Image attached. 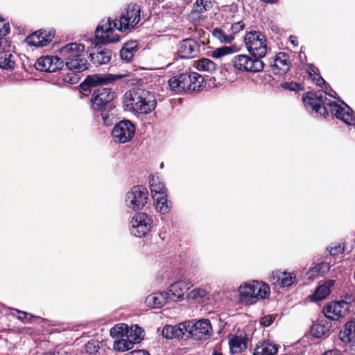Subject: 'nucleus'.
Returning <instances> with one entry per match:
<instances>
[{"instance_id": "obj_1", "label": "nucleus", "mask_w": 355, "mask_h": 355, "mask_svg": "<svg viewBox=\"0 0 355 355\" xmlns=\"http://www.w3.org/2000/svg\"><path fill=\"white\" fill-rule=\"evenodd\" d=\"M327 96L332 97L323 90L307 92L302 98L306 110L313 116L326 117L329 112L348 126L355 128V113L345 103L336 102Z\"/></svg>"}, {"instance_id": "obj_2", "label": "nucleus", "mask_w": 355, "mask_h": 355, "mask_svg": "<svg viewBox=\"0 0 355 355\" xmlns=\"http://www.w3.org/2000/svg\"><path fill=\"white\" fill-rule=\"evenodd\" d=\"M141 8L137 3H130L121 12L119 19L112 21L110 18L102 20L95 31V37L102 44L115 43L119 41V35L112 26L119 31H125L136 26L141 18Z\"/></svg>"}, {"instance_id": "obj_3", "label": "nucleus", "mask_w": 355, "mask_h": 355, "mask_svg": "<svg viewBox=\"0 0 355 355\" xmlns=\"http://www.w3.org/2000/svg\"><path fill=\"white\" fill-rule=\"evenodd\" d=\"M123 104L127 111L148 114L155 109L157 100L153 92L138 87L130 89L124 94Z\"/></svg>"}, {"instance_id": "obj_4", "label": "nucleus", "mask_w": 355, "mask_h": 355, "mask_svg": "<svg viewBox=\"0 0 355 355\" xmlns=\"http://www.w3.org/2000/svg\"><path fill=\"white\" fill-rule=\"evenodd\" d=\"M204 78L196 72L184 73L168 80V86L176 93L198 92L203 87Z\"/></svg>"}, {"instance_id": "obj_5", "label": "nucleus", "mask_w": 355, "mask_h": 355, "mask_svg": "<svg viewBox=\"0 0 355 355\" xmlns=\"http://www.w3.org/2000/svg\"><path fill=\"white\" fill-rule=\"evenodd\" d=\"M245 46L248 52L253 55L262 58L268 51L267 39L265 35L259 31H250L244 37Z\"/></svg>"}, {"instance_id": "obj_6", "label": "nucleus", "mask_w": 355, "mask_h": 355, "mask_svg": "<svg viewBox=\"0 0 355 355\" xmlns=\"http://www.w3.org/2000/svg\"><path fill=\"white\" fill-rule=\"evenodd\" d=\"M152 198L156 209L162 214L169 212L170 207L167 202V189L158 176H153L149 182Z\"/></svg>"}, {"instance_id": "obj_7", "label": "nucleus", "mask_w": 355, "mask_h": 355, "mask_svg": "<svg viewBox=\"0 0 355 355\" xmlns=\"http://www.w3.org/2000/svg\"><path fill=\"white\" fill-rule=\"evenodd\" d=\"M148 199V191L143 186H134L125 194V205L132 210L137 211L142 209L147 204Z\"/></svg>"}, {"instance_id": "obj_8", "label": "nucleus", "mask_w": 355, "mask_h": 355, "mask_svg": "<svg viewBox=\"0 0 355 355\" xmlns=\"http://www.w3.org/2000/svg\"><path fill=\"white\" fill-rule=\"evenodd\" d=\"M187 338L196 340H206L213 335V329L209 319L202 318L197 321L188 320Z\"/></svg>"}, {"instance_id": "obj_9", "label": "nucleus", "mask_w": 355, "mask_h": 355, "mask_svg": "<svg viewBox=\"0 0 355 355\" xmlns=\"http://www.w3.org/2000/svg\"><path fill=\"white\" fill-rule=\"evenodd\" d=\"M115 98V92L109 87H99L95 89L90 99L91 108L95 112L106 111L110 103Z\"/></svg>"}, {"instance_id": "obj_10", "label": "nucleus", "mask_w": 355, "mask_h": 355, "mask_svg": "<svg viewBox=\"0 0 355 355\" xmlns=\"http://www.w3.org/2000/svg\"><path fill=\"white\" fill-rule=\"evenodd\" d=\"M153 227V220L150 216L144 212L135 214L130 222V231L136 237L147 235Z\"/></svg>"}, {"instance_id": "obj_11", "label": "nucleus", "mask_w": 355, "mask_h": 355, "mask_svg": "<svg viewBox=\"0 0 355 355\" xmlns=\"http://www.w3.org/2000/svg\"><path fill=\"white\" fill-rule=\"evenodd\" d=\"M235 69L241 71L257 73L263 70V62L257 57L251 58L248 55H236L232 60Z\"/></svg>"}, {"instance_id": "obj_12", "label": "nucleus", "mask_w": 355, "mask_h": 355, "mask_svg": "<svg viewBox=\"0 0 355 355\" xmlns=\"http://www.w3.org/2000/svg\"><path fill=\"white\" fill-rule=\"evenodd\" d=\"M135 132L134 125L128 120H123L114 125L112 137L115 143L125 144L133 138Z\"/></svg>"}, {"instance_id": "obj_13", "label": "nucleus", "mask_w": 355, "mask_h": 355, "mask_svg": "<svg viewBox=\"0 0 355 355\" xmlns=\"http://www.w3.org/2000/svg\"><path fill=\"white\" fill-rule=\"evenodd\" d=\"M349 307V303L345 301L331 302L324 307L323 313L327 318L338 320L347 315Z\"/></svg>"}, {"instance_id": "obj_14", "label": "nucleus", "mask_w": 355, "mask_h": 355, "mask_svg": "<svg viewBox=\"0 0 355 355\" xmlns=\"http://www.w3.org/2000/svg\"><path fill=\"white\" fill-rule=\"evenodd\" d=\"M199 52L200 44L193 39H184L178 44V54L182 58L190 59L195 58Z\"/></svg>"}, {"instance_id": "obj_15", "label": "nucleus", "mask_w": 355, "mask_h": 355, "mask_svg": "<svg viewBox=\"0 0 355 355\" xmlns=\"http://www.w3.org/2000/svg\"><path fill=\"white\" fill-rule=\"evenodd\" d=\"M62 67V61L58 56H42L35 63V68L41 71L54 72Z\"/></svg>"}, {"instance_id": "obj_16", "label": "nucleus", "mask_w": 355, "mask_h": 355, "mask_svg": "<svg viewBox=\"0 0 355 355\" xmlns=\"http://www.w3.org/2000/svg\"><path fill=\"white\" fill-rule=\"evenodd\" d=\"M85 50L84 45L77 43H69L60 49L59 58L62 61V64L68 61L73 60V58H78L83 55Z\"/></svg>"}, {"instance_id": "obj_17", "label": "nucleus", "mask_w": 355, "mask_h": 355, "mask_svg": "<svg viewBox=\"0 0 355 355\" xmlns=\"http://www.w3.org/2000/svg\"><path fill=\"white\" fill-rule=\"evenodd\" d=\"M189 322L184 321L175 325H166L162 329V336L167 339L187 338Z\"/></svg>"}, {"instance_id": "obj_18", "label": "nucleus", "mask_w": 355, "mask_h": 355, "mask_svg": "<svg viewBox=\"0 0 355 355\" xmlns=\"http://www.w3.org/2000/svg\"><path fill=\"white\" fill-rule=\"evenodd\" d=\"M258 281H252L241 285L239 288L240 300L246 304H253L256 302L254 289L257 288Z\"/></svg>"}, {"instance_id": "obj_19", "label": "nucleus", "mask_w": 355, "mask_h": 355, "mask_svg": "<svg viewBox=\"0 0 355 355\" xmlns=\"http://www.w3.org/2000/svg\"><path fill=\"white\" fill-rule=\"evenodd\" d=\"M296 280V275L294 272L277 270L272 272L270 277V282L275 285H279L281 287L291 286Z\"/></svg>"}, {"instance_id": "obj_20", "label": "nucleus", "mask_w": 355, "mask_h": 355, "mask_svg": "<svg viewBox=\"0 0 355 355\" xmlns=\"http://www.w3.org/2000/svg\"><path fill=\"white\" fill-rule=\"evenodd\" d=\"M191 283L186 281H178L170 286L169 300L172 302L182 301L184 293L190 288Z\"/></svg>"}, {"instance_id": "obj_21", "label": "nucleus", "mask_w": 355, "mask_h": 355, "mask_svg": "<svg viewBox=\"0 0 355 355\" xmlns=\"http://www.w3.org/2000/svg\"><path fill=\"white\" fill-rule=\"evenodd\" d=\"M279 345L269 340H263L258 342L253 351V355H276Z\"/></svg>"}, {"instance_id": "obj_22", "label": "nucleus", "mask_w": 355, "mask_h": 355, "mask_svg": "<svg viewBox=\"0 0 355 355\" xmlns=\"http://www.w3.org/2000/svg\"><path fill=\"white\" fill-rule=\"evenodd\" d=\"M274 73L277 74H284L289 69L291 63L289 56L285 53H279L275 57L273 64H271Z\"/></svg>"}, {"instance_id": "obj_23", "label": "nucleus", "mask_w": 355, "mask_h": 355, "mask_svg": "<svg viewBox=\"0 0 355 355\" xmlns=\"http://www.w3.org/2000/svg\"><path fill=\"white\" fill-rule=\"evenodd\" d=\"M169 293L166 291L154 293L146 298L147 306L153 309H159L167 304L169 300Z\"/></svg>"}, {"instance_id": "obj_24", "label": "nucleus", "mask_w": 355, "mask_h": 355, "mask_svg": "<svg viewBox=\"0 0 355 355\" xmlns=\"http://www.w3.org/2000/svg\"><path fill=\"white\" fill-rule=\"evenodd\" d=\"M335 281L332 279H328L325 281L322 284L319 285L315 293L310 296V299L313 302L321 301L326 298L331 292V288L334 285Z\"/></svg>"}, {"instance_id": "obj_25", "label": "nucleus", "mask_w": 355, "mask_h": 355, "mask_svg": "<svg viewBox=\"0 0 355 355\" xmlns=\"http://www.w3.org/2000/svg\"><path fill=\"white\" fill-rule=\"evenodd\" d=\"M89 56L92 62L96 65L105 64L108 63L112 57L110 50L101 46L97 48V52L90 53Z\"/></svg>"}, {"instance_id": "obj_26", "label": "nucleus", "mask_w": 355, "mask_h": 355, "mask_svg": "<svg viewBox=\"0 0 355 355\" xmlns=\"http://www.w3.org/2000/svg\"><path fill=\"white\" fill-rule=\"evenodd\" d=\"M125 76L123 74L112 75V74H105V75H96L94 76L88 77L87 80L92 85H104L108 84L115 80L121 79Z\"/></svg>"}, {"instance_id": "obj_27", "label": "nucleus", "mask_w": 355, "mask_h": 355, "mask_svg": "<svg viewBox=\"0 0 355 355\" xmlns=\"http://www.w3.org/2000/svg\"><path fill=\"white\" fill-rule=\"evenodd\" d=\"M331 327V324L329 322L320 320L313 324L311 333L315 338H322L329 332Z\"/></svg>"}, {"instance_id": "obj_28", "label": "nucleus", "mask_w": 355, "mask_h": 355, "mask_svg": "<svg viewBox=\"0 0 355 355\" xmlns=\"http://www.w3.org/2000/svg\"><path fill=\"white\" fill-rule=\"evenodd\" d=\"M16 55L9 51L0 52V68L6 70L15 69Z\"/></svg>"}, {"instance_id": "obj_29", "label": "nucleus", "mask_w": 355, "mask_h": 355, "mask_svg": "<svg viewBox=\"0 0 355 355\" xmlns=\"http://www.w3.org/2000/svg\"><path fill=\"white\" fill-rule=\"evenodd\" d=\"M68 69L73 71L74 72H81L88 68V62L84 57V55L78 58H73L71 61L67 62L65 64Z\"/></svg>"}, {"instance_id": "obj_30", "label": "nucleus", "mask_w": 355, "mask_h": 355, "mask_svg": "<svg viewBox=\"0 0 355 355\" xmlns=\"http://www.w3.org/2000/svg\"><path fill=\"white\" fill-rule=\"evenodd\" d=\"M248 339L244 337L235 336L229 340L230 349L232 353L236 354L242 352L247 347Z\"/></svg>"}, {"instance_id": "obj_31", "label": "nucleus", "mask_w": 355, "mask_h": 355, "mask_svg": "<svg viewBox=\"0 0 355 355\" xmlns=\"http://www.w3.org/2000/svg\"><path fill=\"white\" fill-rule=\"evenodd\" d=\"M355 338V321L347 322L340 332V338L343 342L349 341Z\"/></svg>"}, {"instance_id": "obj_32", "label": "nucleus", "mask_w": 355, "mask_h": 355, "mask_svg": "<svg viewBox=\"0 0 355 355\" xmlns=\"http://www.w3.org/2000/svg\"><path fill=\"white\" fill-rule=\"evenodd\" d=\"M189 298L198 303L205 302L210 299V294L205 289L198 288L193 289L189 293Z\"/></svg>"}, {"instance_id": "obj_33", "label": "nucleus", "mask_w": 355, "mask_h": 355, "mask_svg": "<svg viewBox=\"0 0 355 355\" xmlns=\"http://www.w3.org/2000/svg\"><path fill=\"white\" fill-rule=\"evenodd\" d=\"M196 67L199 71L213 73L216 70L217 64L208 58H202L196 61Z\"/></svg>"}, {"instance_id": "obj_34", "label": "nucleus", "mask_w": 355, "mask_h": 355, "mask_svg": "<svg viewBox=\"0 0 355 355\" xmlns=\"http://www.w3.org/2000/svg\"><path fill=\"white\" fill-rule=\"evenodd\" d=\"M44 35H42V31H38L28 35L26 42L29 46H34L36 47H42L46 46L44 43Z\"/></svg>"}, {"instance_id": "obj_35", "label": "nucleus", "mask_w": 355, "mask_h": 355, "mask_svg": "<svg viewBox=\"0 0 355 355\" xmlns=\"http://www.w3.org/2000/svg\"><path fill=\"white\" fill-rule=\"evenodd\" d=\"M128 331V337L135 344L139 343L144 338V330L138 325H132Z\"/></svg>"}, {"instance_id": "obj_36", "label": "nucleus", "mask_w": 355, "mask_h": 355, "mask_svg": "<svg viewBox=\"0 0 355 355\" xmlns=\"http://www.w3.org/2000/svg\"><path fill=\"white\" fill-rule=\"evenodd\" d=\"M135 343H133L130 338L126 337L125 338H121L118 340L114 341V348L119 352H125L132 349Z\"/></svg>"}, {"instance_id": "obj_37", "label": "nucleus", "mask_w": 355, "mask_h": 355, "mask_svg": "<svg viewBox=\"0 0 355 355\" xmlns=\"http://www.w3.org/2000/svg\"><path fill=\"white\" fill-rule=\"evenodd\" d=\"M129 327L125 324H116L110 329V336L112 338L128 337Z\"/></svg>"}, {"instance_id": "obj_38", "label": "nucleus", "mask_w": 355, "mask_h": 355, "mask_svg": "<svg viewBox=\"0 0 355 355\" xmlns=\"http://www.w3.org/2000/svg\"><path fill=\"white\" fill-rule=\"evenodd\" d=\"M258 288L254 289L256 302L259 299H266L270 295V287L268 284L258 282Z\"/></svg>"}, {"instance_id": "obj_39", "label": "nucleus", "mask_w": 355, "mask_h": 355, "mask_svg": "<svg viewBox=\"0 0 355 355\" xmlns=\"http://www.w3.org/2000/svg\"><path fill=\"white\" fill-rule=\"evenodd\" d=\"M212 35L221 43H231L234 40L233 35L226 34L220 28H215L212 31Z\"/></svg>"}, {"instance_id": "obj_40", "label": "nucleus", "mask_w": 355, "mask_h": 355, "mask_svg": "<svg viewBox=\"0 0 355 355\" xmlns=\"http://www.w3.org/2000/svg\"><path fill=\"white\" fill-rule=\"evenodd\" d=\"M234 46H222L217 48L211 52V56L215 58H220L223 56L230 55L234 52Z\"/></svg>"}, {"instance_id": "obj_41", "label": "nucleus", "mask_w": 355, "mask_h": 355, "mask_svg": "<svg viewBox=\"0 0 355 355\" xmlns=\"http://www.w3.org/2000/svg\"><path fill=\"white\" fill-rule=\"evenodd\" d=\"M211 7V3L207 0H196L193 10L199 14L204 12Z\"/></svg>"}, {"instance_id": "obj_42", "label": "nucleus", "mask_w": 355, "mask_h": 355, "mask_svg": "<svg viewBox=\"0 0 355 355\" xmlns=\"http://www.w3.org/2000/svg\"><path fill=\"white\" fill-rule=\"evenodd\" d=\"M99 348V342L95 340H91L85 344V351L89 354H95Z\"/></svg>"}, {"instance_id": "obj_43", "label": "nucleus", "mask_w": 355, "mask_h": 355, "mask_svg": "<svg viewBox=\"0 0 355 355\" xmlns=\"http://www.w3.org/2000/svg\"><path fill=\"white\" fill-rule=\"evenodd\" d=\"M308 71H309L310 76L313 77V80L315 81V83L321 87L322 85L325 84L324 80L320 76L318 75V73H317L316 71L315 70V68L313 65L309 66Z\"/></svg>"}, {"instance_id": "obj_44", "label": "nucleus", "mask_w": 355, "mask_h": 355, "mask_svg": "<svg viewBox=\"0 0 355 355\" xmlns=\"http://www.w3.org/2000/svg\"><path fill=\"white\" fill-rule=\"evenodd\" d=\"M331 268V266L329 263L327 262H322L317 264L314 269L316 272H318L320 275H324L327 273Z\"/></svg>"}, {"instance_id": "obj_45", "label": "nucleus", "mask_w": 355, "mask_h": 355, "mask_svg": "<svg viewBox=\"0 0 355 355\" xmlns=\"http://www.w3.org/2000/svg\"><path fill=\"white\" fill-rule=\"evenodd\" d=\"M345 351L352 355L355 354V338L350 339L349 341H345Z\"/></svg>"}, {"instance_id": "obj_46", "label": "nucleus", "mask_w": 355, "mask_h": 355, "mask_svg": "<svg viewBox=\"0 0 355 355\" xmlns=\"http://www.w3.org/2000/svg\"><path fill=\"white\" fill-rule=\"evenodd\" d=\"M120 55L121 58L127 62H130L134 56L132 51H129V49L125 48L124 46L121 49Z\"/></svg>"}, {"instance_id": "obj_47", "label": "nucleus", "mask_w": 355, "mask_h": 355, "mask_svg": "<svg viewBox=\"0 0 355 355\" xmlns=\"http://www.w3.org/2000/svg\"><path fill=\"white\" fill-rule=\"evenodd\" d=\"M10 31V26L6 20L0 19V36H5L8 34Z\"/></svg>"}, {"instance_id": "obj_48", "label": "nucleus", "mask_w": 355, "mask_h": 355, "mask_svg": "<svg viewBox=\"0 0 355 355\" xmlns=\"http://www.w3.org/2000/svg\"><path fill=\"white\" fill-rule=\"evenodd\" d=\"M244 24L242 21L236 22L232 24L231 31L232 33L230 35H233L234 36L241 31L244 28Z\"/></svg>"}, {"instance_id": "obj_49", "label": "nucleus", "mask_w": 355, "mask_h": 355, "mask_svg": "<svg viewBox=\"0 0 355 355\" xmlns=\"http://www.w3.org/2000/svg\"><path fill=\"white\" fill-rule=\"evenodd\" d=\"M329 251L331 256H336L343 252L344 248L341 244H336L334 246L331 247Z\"/></svg>"}, {"instance_id": "obj_50", "label": "nucleus", "mask_w": 355, "mask_h": 355, "mask_svg": "<svg viewBox=\"0 0 355 355\" xmlns=\"http://www.w3.org/2000/svg\"><path fill=\"white\" fill-rule=\"evenodd\" d=\"M78 78L73 73L63 74L62 80L65 83L74 84L77 82Z\"/></svg>"}, {"instance_id": "obj_51", "label": "nucleus", "mask_w": 355, "mask_h": 355, "mask_svg": "<svg viewBox=\"0 0 355 355\" xmlns=\"http://www.w3.org/2000/svg\"><path fill=\"white\" fill-rule=\"evenodd\" d=\"M42 32V35H44V43H46V45H47L52 41L53 38L54 37L55 31H49L47 32L46 31H43Z\"/></svg>"}, {"instance_id": "obj_52", "label": "nucleus", "mask_w": 355, "mask_h": 355, "mask_svg": "<svg viewBox=\"0 0 355 355\" xmlns=\"http://www.w3.org/2000/svg\"><path fill=\"white\" fill-rule=\"evenodd\" d=\"M101 113V117L103 123L108 126L112 124V118L109 115L108 113L104 112H99Z\"/></svg>"}, {"instance_id": "obj_53", "label": "nucleus", "mask_w": 355, "mask_h": 355, "mask_svg": "<svg viewBox=\"0 0 355 355\" xmlns=\"http://www.w3.org/2000/svg\"><path fill=\"white\" fill-rule=\"evenodd\" d=\"M125 355H150L148 352L144 349L133 350L130 352L125 354Z\"/></svg>"}, {"instance_id": "obj_54", "label": "nucleus", "mask_w": 355, "mask_h": 355, "mask_svg": "<svg viewBox=\"0 0 355 355\" xmlns=\"http://www.w3.org/2000/svg\"><path fill=\"white\" fill-rule=\"evenodd\" d=\"M284 87L286 89H288L290 90H296L298 89L300 87V85L297 83H285L284 85Z\"/></svg>"}, {"instance_id": "obj_55", "label": "nucleus", "mask_w": 355, "mask_h": 355, "mask_svg": "<svg viewBox=\"0 0 355 355\" xmlns=\"http://www.w3.org/2000/svg\"><path fill=\"white\" fill-rule=\"evenodd\" d=\"M16 311L19 313L18 318L21 320L23 322L26 323L29 321V319L27 318L28 313L24 311H21L19 310H16Z\"/></svg>"}, {"instance_id": "obj_56", "label": "nucleus", "mask_w": 355, "mask_h": 355, "mask_svg": "<svg viewBox=\"0 0 355 355\" xmlns=\"http://www.w3.org/2000/svg\"><path fill=\"white\" fill-rule=\"evenodd\" d=\"M124 47L129 49V51H132V53L133 55L137 51V49H136L137 45H136L135 42H130V43H126L125 44Z\"/></svg>"}, {"instance_id": "obj_57", "label": "nucleus", "mask_w": 355, "mask_h": 355, "mask_svg": "<svg viewBox=\"0 0 355 355\" xmlns=\"http://www.w3.org/2000/svg\"><path fill=\"white\" fill-rule=\"evenodd\" d=\"M272 320L270 315L265 316L261 319V324L266 327H268L271 324Z\"/></svg>"}, {"instance_id": "obj_58", "label": "nucleus", "mask_w": 355, "mask_h": 355, "mask_svg": "<svg viewBox=\"0 0 355 355\" xmlns=\"http://www.w3.org/2000/svg\"><path fill=\"white\" fill-rule=\"evenodd\" d=\"M322 355H341L340 352L338 349H329L325 352Z\"/></svg>"}, {"instance_id": "obj_59", "label": "nucleus", "mask_w": 355, "mask_h": 355, "mask_svg": "<svg viewBox=\"0 0 355 355\" xmlns=\"http://www.w3.org/2000/svg\"><path fill=\"white\" fill-rule=\"evenodd\" d=\"M42 355H67L64 352L58 351V352H48L44 353Z\"/></svg>"}, {"instance_id": "obj_60", "label": "nucleus", "mask_w": 355, "mask_h": 355, "mask_svg": "<svg viewBox=\"0 0 355 355\" xmlns=\"http://www.w3.org/2000/svg\"><path fill=\"white\" fill-rule=\"evenodd\" d=\"M289 40H290V42L294 46H297V37L295 36H293V35L290 36Z\"/></svg>"}, {"instance_id": "obj_61", "label": "nucleus", "mask_w": 355, "mask_h": 355, "mask_svg": "<svg viewBox=\"0 0 355 355\" xmlns=\"http://www.w3.org/2000/svg\"><path fill=\"white\" fill-rule=\"evenodd\" d=\"M261 1L267 3H275L277 1V0H261Z\"/></svg>"}, {"instance_id": "obj_62", "label": "nucleus", "mask_w": 355, "mask_h": 355, "mask_svg": "<svg viewBox=\"0 0 355 355\" xmlns=\"http://www.w3.org/2000/svg\"><path fill=\"white\" fill-rule=\"evenodd\" d=\"M212 355H223V354L221 352H219L217 351H214V352L212 353Z\"/></svg>"}, {"instance_id": "obj_63", "label": "nucleus", "mask_w": 355, "mask_h": 355, "mask_svg": "<svg viewBox=\"0 0 355 355\" xmlns=\"http://www.w3.org/2000/svg\"><path fill=\"white\" fill-rule=\"evenodd\" d=\"M163 166H164V164H163V163H162V164H160V167H161V168H162Z\"/></svg>"}]
</instances>
